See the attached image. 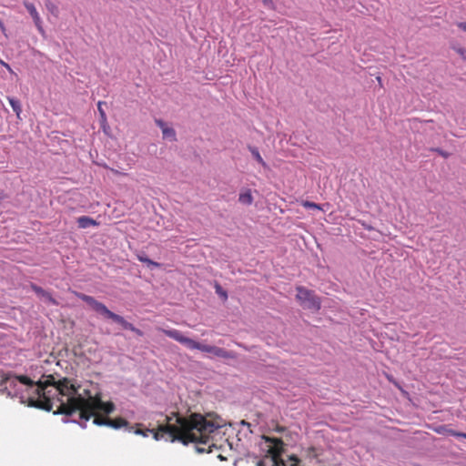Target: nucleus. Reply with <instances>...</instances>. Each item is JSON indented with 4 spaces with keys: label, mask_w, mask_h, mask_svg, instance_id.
<instances>
[{
    "label": "nucleus",
    "mask_w": 466,
    "mask_h": 466,
    "mask_svg": "<svg viewBox=\"0 0 466 466\" xmlns=\"http://www.w3.org/2000/svg\"><path fill=\"white\" fill-rule=\"evenodd\" d=\"M289 461H290V466H299V460L296 456H290Z\"/></svg>",
    "instance_id": "28"
},
{
    "label": "nucleus",
    "mask_w": 466,
    "mask_h": 466,
    "mask_svg": "<svg viewBox=\"0 0 466 466\" xmlns=\"http://www.w3.org/2000/svg\"><path fill=\"white\" fill-rule=\"evenodd\" d=\"M306 456L309 459H315L319 456L317 450L314 447H309L305 451Z\"/></svg>",
    "instance_id": "21"
},
{
    "label": "nucleus",
    "mask_w": 466,
    "mask_h": 466,
    "mask_svg": "<svg viewBox=\"0 0 466 466\" xmlns=\"http://www.w3.org/2000/svg\"><path fill=\"white\" fill-rule=\"evenodd\" d=\"M266 442L267 454L257 462V466H286L281 455L284 451V443L281 439L262 436Z\"/></svg>",
    "instance_id": "5"
},
{
    "label": "nucleus",
    "mask_w": 466,
    "mask_h": 466,
    "mask_svg": "<svg viewBox=\"0 0 466 466\" xmlns=\"http://www.w3.org/2000/svg\"><path fill=\"white\" fill-rule=\"evenodd\" d=\"M103 105H106V102L99 101V102L97 103V109H98L99 115H100V116H101V119H102L103 121H106V113H105L104 109L102 108V106H103Z\"/></svg>",
    "instance_id": "23"
},
{
    "label": "nucleus",
    "mask_w": 466,
    "mask_h": 466,
    "mask_svg": "<svg viewBox=\"0 0 466 466\" xmlns=\"http://www.w3.org/2000/svg\"><path fill=\"white\" fill-rule=\"evenodd\" d=\"M436 432H438L440 434L451 435L454 437H461V438L466 439V433L459 432V431H453L451 429H448L445 426H441L438 429H436Z\"/></svg>",
    "instance_id": "12"
},
{
    "label": "nucleus",
    "mask_w": 466,
    "mask_h": 466,
    "mask_svg": "<svg viewBox=\"0 0 466 466\" xmlns=\"http://www.w3.org/2000/svg\"><path fill=\"white\" fill-rule=\"evenodd\" d=\"M388 379L390 381H393V380L391 379V377L388 376Z\"/></svg>",
    "instance_id": "35"
},
{
    "label": "nucleus",
    "mask_w": 466,
    "mask_h": 466,
    "mask_svg": "<svg viewBox=\"0 0 466 466\" xmlns=\"http://www.w3.org/2000/svg\"><path fill=\"white\" fill-rule=\"evenodd\" d=\"M263 5L269 8V9H275V5L272 0H262Z\"/></svg>",
    "instance_id": "27"
},
{
    "label": "nucleus",
    "mask_w": 466,
    "mask_h": 466,
    "mask_svg": "<svg viewBox=\"0 0 466 466\" xmlns=\"http://www.w3.org/2000/svg\"><path fill=\"white\" fill-rule=\"evenodd\" d=\"M45 380L36 381L37 387L35 389V397H28L26 403L30 407L50 411L53 403L50 398L46 396V390L49 386L56 388L61 396L67 398L66 401H61L55 414H64L72 416L78 413L79 419L84 421L82 427H86L96 410H101L105 414H110L115 410V404L112 401L104 402L101 399V393L92 394L89 390H83L79 392L80 385L70 378H61L56 380L54 374L43 376Z\"/></svg>",
    "instance_id": "1"
},
{
    "label": "nucleus",
    "mask_w": 466,
    "mask_h": 466,
    "mask_svg": "<svg viewBox=\"0 0 466 466\" xmlns=\"http://www.w3.org/2000/svg\"><path fill=\"white\" fill-rule=\"evenodd\" d=\"M97 411H101L103 413H105L103 410H96L95 411V414L92 416L94 418V420L93 422L96 424V425H98V426H108V417H103L99 414H97Z\"/></svg>",
    "instance_id": "14"
},
{
    "label": "nucleus",
    "mask_w": 466,
    "mask_h": 466,
    "mask_svg": "<svg viewBox=\"0 0 466 466\" xmlns=\"http://www.w3.org/2000/svg\"><path fill=\"white\" fill-rule=\"evenodd\" d=\"M157 329L159 331L163 332L164 334H166L167 337L187 346L190 350H198L202 352L209 353V354H212L216 357L222 358V359H234L235 358V353L233 351H228L222 348L213 346V345L202 344V343L198 342L192 339L185 337L177 329H161V328H158Z\"/></svg>",
    "instance_id": "3"
},
{
    "label": "nucleus",
    "mask_w": 466,
    "mask_h": 466,
    "mask_svg": "<svg viewBox=\"0 0 466 466\" xmlns=\"http://www.w3.org/2000/svg\"><path fill=\"white\" fill-rule=\"evenodd\" d=\"M46 9L53 15H57L58 13V8L57 6L52 3L51 1H46Z\"/></svg>",
    "instance_id": "20"
},
{
    "label": "nucleus",
    "mask_w": 466,
    "mask_h": 466,
    "mask_svg": "<svg viewBox=\"0 0 466 466\" xmlns=\"http://www.w3.org/2000/svg\"><path fill=\"white\" fill-rule=\"evenodd\" d=\"M0 64H1L4 67H5V68L10 72V73H14L13 69L11 68V66H10L7 63H5V61H3V60H0Z\"/></svg>",
    "instance_id": "29"
},
{
    "label": "nucleus",
    "mask_w": 466,
    "mask_h": 466,
    "mask_svg": "<svg viewBox=\"0 0 466 466\" xmlns=\"http://www.w3.org/2000/svg\"><path fill=\"white\" fill-rule=\"evenodd\" d=\"M376 79H377V81H378L379 85H380V86H382V79H381V77H380V76H377V77H376Z\"/></svg>",
    "instance_id": "31"
},
{
    "label": "nucleus",
    "mask_w": 466,
    "mask_h": 466,
    "mask_svg": "<svg viewBox=\"0 0 466 466\" xmlns=\"http://www.w3.org/2000/svg\"><path fill=\"white\" fill-rule=\"evenodd\" d=\"M455 51L460 55V56L466 61V49L463 47H455Z\"/></svg>",
    "instance_id": "25"
},
{
    "label": "nucleus",
    "mask_w": 466,
    "mask_h": 466,
    "mask_svg": "<svg viewBox=\"0 0 466 466\" xmlns=\"http://www.w3.org/2000/svg\"><path fill=\"white\" fill-rule=\"evenodd\" d=\"M30 287L39 297L44 298L46 300H47L49 303L53 305H57V301L52 297V295L49 292L46 291L41 287L34 283H31Z\"/></svg>",
    "instance_id": "10"
},
{
    "label": "nucleus",
    "mask_w": 466,
    "mask_h": 466,
    "mask_svg": "<svg viewBox=\"0 0 466 466\" xmlns=\"http://www.w3.org/2000/svg\"><path fill=\"white\" fill-rule=\"evenodd\" d=\"M302 206L307 208L321 209V207L319 204L308 200L304 201L302 203Z\"/></svg>",
    "instance_id": "24"
},
{
    "label": "nucleus",
    "mask_w": 466,
    "mask_h": 466,
    "mask_svg": "<svg viewBox=\"0 0 466 466\" xmlns=\"http://www.w3.org/2000/svg\"><path fill=\"white\" fill-rule=\"evenodd\" d=\"M277 431H284V429H283L282 427H278V428H277Z\"/></svg>",
    "instance_id": "34"
},
{
    "label": "nucleus",
    "mask_w": 466,
    "mask_h": 466,
    "mask_svg": "<svg viewBox=\"0 0 466 466\" xmlns=\"http://www.w3.org/2000/svg\"><path fill=\"white\" fill-rule=\"evenodd\" d=\"M137 259L141 262H144V263H147L148 266H151V267H155V268H158L160 267V264L157 263V262H155L151 259H149L148 258H147L146 256L144 255H141V254H138L137 256Z\"/></svg>",
    "instance_id": "19"
},
{
    "label": "nucleus",
    "mask_w": 466,
    "mask_h": 466,
    "mask_svg": "<svg viewBox=\"0 0 466 466\" xmlns=\"http://www.w3.org/2000/svg\"><path fill=\"white\" fill-rule=\"evenodd\" d=\"M76 296L87 303L96 312L121 325L123 329L131 330L137 336H143V332L139 329L136 328L132 323L127 321L122 316L109 310L105 304L97 301L95 298L83 293H76Z\"/></svg>",
    "instance_id": "4"
},
{
    "label": "nucleus",
    "mask_w": 466,
    "mask_h": 466,
    "mask_svg": "<svg viewBox=\"0 0 466 466\" xmlns=\"http://www.w3.org/2000/svg\"><path fill=\"white\" fill-rule=\"evenodd\" d=\"M156 123L161 128L164 138H168L171 141L177 140L176 132L172 127H167L166 124L160 119L156 120Z\"/></svg>",
    "instance_id": "9"
},
{
    "label": "nucleus",
    "mask_w": 466,
    "mask_h": 466,
    "mask_svg": "<svg viewBox=\"0 0 466 466\" xmlns=\"http://www.w3.org/2000/svg\"><path fill=\"white\" fill-rule=\"evenodd\" d=\"M439 152H440V154H441V156H443V157H445L448 156V154H447V153H443V152H441V151H439Z\"/></svg>",
    "instance_id": "33"
},
{
    "label": "nucleus",
    "mask_w": 466,
    "mask_h": 466,
    "mask_svg": "<svg viewBox=\"0 0 466 466\" xmlns=\"http://www.w3.org/2000/svg\"><path fill=\"white\" fill-rule=\"evenodd\" d=\"M249 150L254 157V158L264 167H267L266 162L263 160L262 157L260 156L258 150L256 147H249Z\"/></svg>",
    "instance_id": "18"
},
{
    "label": "nucleus",
    "mask_w": 466,
    "mask_h": 466,
    "mask_svg": "<svg viewBox=\"0 0 466 466\" xmlns=\"http://www.w3.org/2000/svg\"><path fill=\"white\" fill-rule=\"evenodd\" d=\"M238 201L244 205H251L253 203V197L250 189H247L239 193Z\"/></svg>",
    "instance_id": "13"
},
{
    "label": "nucleus",
    "mask_w": 466,
    "mask_h": 466,
    "mask_svg": "<svg viewBox=\"0 0 466 466\" xmlns=\"http://www.w3.org/2000/svg\"><path fill=\"white\" fill-rule=\"evenodd\" d=\"M108 427L113 429H120L122 427H126L128 431H133V426H130L128 421L121 417L116 419H108Z\"/></svg>",
    "instance_id": "8"
},
{
    "label": "nucleus",
    "mask_w": 466,
    "mask_h": 466,
    "mask_svg": "<svg viewBox=\"0 0 466 466\" xmlns=\"http://www.w3.org/2000/svg\"><path fill=\"white\" fill-rule=\"evenodd\" d=\"M165 421L166 423L159 424L157 429L152 430H143L140 428L141 424H136L137 429L134 432L144 437L152 433L156 441H177L185 445L196 443L198 452H211V434L219 428V425L208 420L199 413L183 417L174 412L170 416H165Z\"/></svg>",
    "instance_id": "2"
},
{
    "label": "nucleus",
    "mask_w": 466,
    "mask_h": 466,
    "mask_svg": "<svg viewBox=\"0 0 466 466\" xmlns=\"http://www.w3.org/2000/svg\"><path fill=\"white\" fill-rule=\"evenodd\" d=\"M0 27H1L2 31L5 30V25H4L3 22H1V21H0Z\"/></svg>",
    "instance_id": "32"
},
{
    "label": "nucleus",
    "mask_w": 466,
    "mask_h": 466,
    "mask_svg": "<svg viewBox=\"0 0 466 466\" xmlns=\"http://www.w3.org/2000/svg\"><path fill=\"white\" fill-rule=\"evenodd\" d=\"M8 101L10 106H12L13 110L16 114L17 117L20 116V114L22 112L21 104L19 100L14 98V97H8Z\"/></svg>",
    "instance_id": "17"
},
{
    "label": "nucleus",
    "mask_w": 466,
    "mask_h": 466,
    "mask_svg": "<svg viewBox=\"0 0 466 466\" xmlns=\"http://www.w3.org/2000/svg\"><path fill=\"white\" fill-rule=\"evenodd\" d=\"M458 27H460L461 29H462L463 31L466 32V23L464 22H460L457 24Z\"/></svg>",
    "instance_id": "30"
},
{
    "label": "nucleus",
    "mask_w": 466,
    "mask_h": 466,
    "mask_svg": "<svg viewBox=\"0 0 466 466\" xmlns=\"http://www.w3.org/2000/svg\"><path fill=\"white\" fill-rule=\"evenodd\" d=\"M31 17L35 23V25L37 29V31L42 35H45V30H44V27H43V22H42V19H41V16L39 15L38 12L31 15Z\"/></svg>",
    "instance_id": "16"
},
{
    "label": "nucleus",
    "mask_w": 466,
    "mask_h": 466,
    "mask_svg": "<svg viewBox=\"0 0 466 466\" xmlns=\"http://www.w3.org/2000/svg\"><path fill=\"white\" fill-rule=\"evenodd\" d=\"M17 382L28 386L32 390L30 397H35V389L37 387V384L25 375L5 373L1 377L0 387H2L3 390L6 391L8 395H16Z\"/></svg>",
    "instance_id": "6"
},
{
    "label": "nucleus",
    "mask_w": 466,
    "mask_h": 466,
    "mask_svg": "<svg viewBox=\"0 0 466 466\" xmlns=\"http://www.w3.org/2000/svg\"><path fill=\"white\" fill-rule=\"evenodd\" d=\"M24 5L26 8L27 12L30 14V15L37 12L35 5L30 2L25 1Z\"/></svg>",
    "instance_id": "22"
},
{
    "label": "nucleus",
    "mask_w": 466,
    "mask_h": 466,
    "mask_svg": "<svg viewBox=\"0 0 466 466\" xmlns=\"http://www.w3.org/2000/svg\"><path fill=\"white\" fill-rule=\"evenodd\" d=\"M77 224L80 228H87L89 227H97L99 222L87 216H81L77 218Z\"/></svg>",
    "instance_id": "11"
},
{
    "label": "nucleus",
    "mask_w": 466,
    "mask_h": 466,
    "mask_svg": "<svg viewBox=\"0 0 466 466\" xmlns=\"http://www.w3.org/2000/svg\"><path fill=\"white\" fill-rule=\"evenodd\" d=\"M31 17L35 23V25L37 29V31L42 35H45V30H44V27H43V22H42V19H41V16L39 15L38 12L31 15Z\"/></svg>",
    "instance_id": "15"
},
{
    "label": "nucleus",
    "mask_w": 466,
    "mask_h": 466,
    "mask_svg": "<svg viewBox=\"0 0 466 466\" xmlns=\"http://www.w3.org/2000/svg\"><path fill=\"white\" fill-rule=\"evenodd\" d=\"M297 299L307 309L319 310L320 309V299L315 296L312 290L304 287H297Z\"/></svg>",
    "instance_id": "7"
},
{
    "label": "nucleus",
    "mask_w": 466,
    "mask_h": 466,
    "mask_svg": "<svg viewBox=\"0 0 466 466\" xmlns=\"http://www.w3.org/2000/svg\"><path fill=\"white\" fill-rule=\"evenodd\" d=\"M113 172L116 174H120L117 170H113Z\"/></svg>",
    "instance_id": "36"
},
{
    "label": "nucleus",
    "mask_w": 466,
    "mask_h": 466,
    "mask_svg": "<svg viewBox=\"0 0 466 466\" xmlns=\"http://www.w3.org/2000/svg\"><path fill=\"white\" fill-rule=\"evenodd\" d=\"M216 291L218 294H219L224 299H228V294L226 291L222 290L221 287L219 285H217Z\"/></svg>",
    "instance_id": "26"
}]
</instances>
